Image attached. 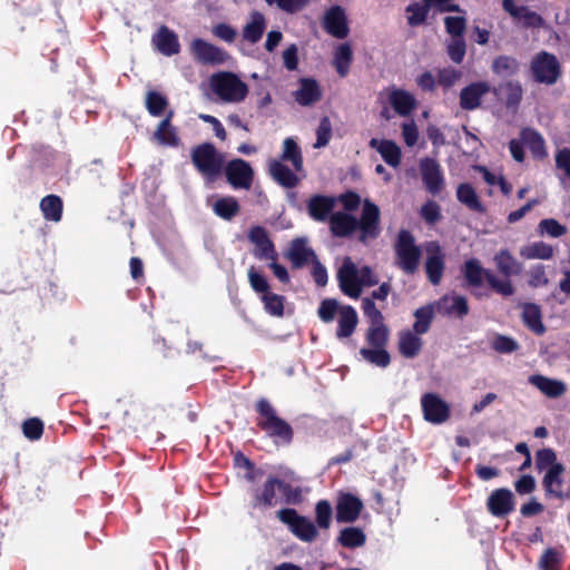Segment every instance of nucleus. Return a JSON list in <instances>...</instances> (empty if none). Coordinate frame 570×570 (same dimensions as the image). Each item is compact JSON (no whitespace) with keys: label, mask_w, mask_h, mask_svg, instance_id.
<instances>
[{"label":"nucleus","mask_w":570,"mask_h":570,"mask_svg":"<svg viewBox=\"0 0 570 570\" xmlns=\"http://www.w3.org/2000/svg\"><path fill=\"white\" fill-rule=\"evenodd\" d=\"M566 468L563 464H554L550 466L542 479V487L547 497H553L556 499H563L564 493L562 491L563 479Z\"/></svg>","instance_id":"obj_24"},{"label":"nucleus","mask_w":570,"mask_h":570,"mask_svg":"<svg viewBox=\"0 0 570 570\" xmlns=\"http://www.w3.org/2000/svg\"><path fill=\"white\" fill-rule=\"evenodd\" d=\"M436 309L440 314L446 316H456L463 318L469 314V304L466 297L462 295H444L436 302Z\"/></svg>","instance_id":"obj_23"},{"label":"nucleus","mask_w":570,"mask_h":570,"mask_svg":"<svg viewBox=\"0 0 570 570\" xmlns=\"http://www.w3.org/2000/svg\"><path fill=\"white\" fill-rule=\"evenodd\" d=\"M190 52L203 65H222L229 59V55L224 49L200 38L193 40Z\"/></svg>","instance_id":"obj_11"},{"label":"nucleus","mask_w":570,"mask_h":570,"mask_svg":"<svg viewBox=\"0 0 570 570\" xmlns=\"http://www.w3.org/2000/svg\"><path fill=\"white\" fill-rule=\"evenodd\" d=\"M295 101L301 106H312L321 100L322 89L314 78H299L298 88L293 92Z\"/></svg>","instance_id":"obj_21"},{"label":"nucleus","mask_w":570,"mask_h":570,"mask_svg":"<svg viewBox=\"0 0 570 570\" xmlns=\"http://www.w3.org/2000/svg\"><path fill=\"white\" fill-rule=\"evenodd\" d=\"M421 334H415L414 331H402L399 334V352L406 358H413L419 355L422 350L423 342L420 338Z\"/></svg>","instance_id":"obj_34"},{"label":"nucleus","mask_w":570,"mask_h":570,"mask_svg":"<svg viewBox=\"0 0 570 570\" xmlns=\"http://www.w3.org/2000/svg\"><path fill=\"white\" fill-rule=\"evenodd\" d=\"M353 61V50L350 43H341L334 52L333 66L340 77L344 78L348 75Z\"/></svg>","instance_id":"obj_37"},{"label":"nucleus","mask_w":570,"mask_h":570,"mask_svg":"<svg viewBox=\"0 0 570 570\" xmlns=\"http://www.w3.org/2000/svg\"><path fill=\"white\" fill-rule=\"evenodd\" d=\"M490 91L497 94V88H491L487 81H475L465 86L460 92V107L463 110H475L481 106L482 97Z\"/></svg>","instance_id":"obj_19"},{"label":"nucleus","mask_w":570,"mask_h":570,"mask_svg":"<svg viewBox=\"0 0 570 570\" xmlns=\"http://www.w3.org/2000/svg\"><path fill=\"white\" fill-rule=\"evenodd\" d=\"M276 490L279 491V478L268 475L263 487L253 490L250 505L253 509H268L278 503Z\"/></svg>","instance_id":"obj_18"},{"label":"nucleus","mask_w":570,"mask_h":570,"mask_svg":"<svg viewBox=\"0 0 570 570\" xmlns=\"http://www.w3.org/2000/svg\"><path fill=\"white\" fill-rule=\"evenodd\" d=\"M262 302L264 303V309L272 316L282 317L284 315V302L285 297L268 291L262 295Z\"/></svg>","instance_id":"obj_50"},{"label":"nucleus","mask_w":570,"mask_h":570,"mask_svg":"<svg viewBox=\"0 0 570 570\" xmlns=\"http://www.w3.org/2000/svg\"><path fill=\"white\" fill-rule=\"evenodd\" d=\"M415 322L413 324V331L415 334H425L433 322L434 308L432 304L421 306L414 312Z\"/></svg>","instance_id":"obj_44"},{"label":"nucleus","mask_w":570,"mask_h":570,"mask_svg":"<svg viewBox=\"0 0 570 570\" xmlns=\"http://www.w3.org/2000/svg\"><path fill=\"white\" fill-rule=\"evenodd\" d=\"M505 91V107L517 109L523 97V89L519 81H507L501 87Z\"/></svg>","instance_id":"obj_49"},{"label":"nucleus","mask_w":570,"mask_h":570,"mask_svg":"<svg viewBox=\"0 0 570 570\" xmlns=\"http://www.w3.org/2000/svg\"><path fill=\"white\" fill-rule=\"evenodd\" d=\"M324 29L334 38L344 39L348 35V26L345 11L340 6L328 9L324 17Z\"/></svg>","instance_id":"obj_20"},{"label":"nucleus","mask_w":570,"mask_h":570,"mask_svg":"<svg viewBox=\"0 0 570 570\" xmlns=\"http://www.w3.org/2000/svg\"><path fill=\"white\" fill-rule=\"evenodd\" d=\"M43 422L39 417H30L22 423V433L30 441L39 440L43 434Z\"/></svg>","instance_id":"obj_59"},{"label":"nucleus","mask_w":570,"mask_h":570,"mask_svg":"<svg viewBox=\"0 0 570 570\" xmlns=\"http://www.w3.org/2000/svg\"><path fill=\"white\" fill-rule=\"evenodd\" d=\"M333 509L327 500H320L315 504V521L320 529L327 530L331 527Z\"/></svg>","instance_id":"obj_51"},{"label":"nucleus","mask_w":570,"mask_h":570,"mask_svg":"<svg viewBox=\"0 0 570 570\" xmlns=\"http://www.w3.org/2000/svg\"><path fill=\"white\" fill-rule=\"evenodd\" d=\"M279 492L286 504H299L303 501L302 490L279 479Z\"/></svg>","instance_id":"obj_64"},{"label":"nucleus","mask_w":570,"mask_h":570,"mask_svg":"<svg viewBox=\"0 0 570 570\" xmlns=\"http://www.w3.org/2000/svg\"><path fill=\"white\" fill-rule=\"evenodd\" d=\"M337 281L341 291L352 297L358 298L361 296V287L358 279V269L356 265L346 258L337 272Z\"/></svg>","instance_id":"obj_17"},{"label":"nucleus","mask_w":570,"mask_h":570,"mask_svg":"<svg viewBox=\"0 0 570 570\" xmlns=\"http://www.w3.org/2000/svg\"><path fill=\"white\" fill-rule=\"evenodd\" d=\"M389 101L394 111L402 117L410 116L417 106L415 97L404 89H393L389 95Z\"/></svg>","instance_id":"obj_28"},{"label":"nucleus","mask_w":570,"mask_h":570,"mask_svg":"<svg viewBox=\"0 0 570 570\" xmlns=\"http://www.w3.org/2000/svg\"><path fill=\"white\" fill-rule=\"evenodd\" d=\"M425 250L428 254L424 264L426 277L432 285L438 286L445 269V254L439 242L435 240L428 243Z\"/></svg>","instance_id":"obj_10"},{"label":"nucleus","mask_w":570,"mask_h":570,"mask_svg":"<svg viewBox=\"0 0 570 570\" xmlns=\"http://www.w3.org/2000/svg\"><path fill=\"white\" fill-rule=\"evenodd\" d=\"M362 311L368 320V326L385 324L382 312L376 307L372 298L364 297L362 299Z\"/></svg>","instance_id":"obj_58"},{"label":"nucleus","mask_w":570,"mask_h":570,"mask_svg":"<svg viewBox=\"0 0 570 570\" xmlns=\"http://www.w3.org/2000/svg\"><path fill=\"white\" fill-rule=\"evenodd\" d=\"M257 413L256 425L264 431L274 442L289 444L294 438L292 425L279 417L276 409L267 399H259L255 404Z\"/></svg>","instance_id":"obj_3"},{"label":"nucleus","mask_w":570,"mask_h":570,"mask_svg":"<svg viewBox=\"0 0 570 570\" xmlns=\"http://www.w3.org/2000/svg\"><path fill=\"white\" fill-rule=\"evenodd\" d=\"M538 230L541 235H549L550 237H561L567 234L568 229L564 225L560 224L554 218H544L538 225Z\"/></svg>","instance_id":"obj_54"},{"label":"nucleus","mask_w":570,"mask_h":570,"mask_svg":"<svg viewBox=\"0 0 570 570\" xmlns=\"http://www.w3.org/2000/svg\"><path fill=\"white\" fill-rule=\"evenodd\" d=\"M358 323V316L355 308L351 305H342L340 308L336 337L347 338L353 335Z\"/></svg>","instance_id":"obj_29"},{"label":"nucleus","mask_w":570,"mask_h":570,"mask_svg":"<svg viewBox=\"0 0 570 570\" xmlns=\"http://www.w3.org/2000/svg\"><path fill=\"white\" fill-rule=\"evenodd\" d=\"M446 53L454 63L460 65L466 53V43L464 38H451L446 46Z\"/></svg>","instance_id":"obj_56"},{"label":"nucleus","mask_w":570,"mask_h":570,"mask_svg":"<svg viewBox=\"0 0 570 570\" xmlns=\"http://www.w3.org/2000/svg\"><path fill=\"white\" fill-rule=\"evenodd\" d=\"M431 10L430 2H412L405 8L407 13V24L410 27H419L426 22Z\"/></svg>","instance_id":"obj_43"},{"label":"nucleus","mask_w":570,"mask_h":570,"mask_svg":"<svg viewBox=\"0 0 570 570\" xmlns=\"http://www.w3.org/2000/svg\"><path fill=\"white\" fill-rule=\"evenodd\" d=\"M227 181L235 189H249L254 180V170L250 164L242 158H236L224 166Z\"/></svg>","instance_id":"obj_9"},{"label":"nucleus","mask_w":570,"mask_h":570,"mask_svg":"<svg viewBox=\"0 0 570 570\" xmlns=\"http://www.w3.org/2000/svg\"><path fill=\"white\" fill-rule=\"evenodd\" d=\"M286 256L291 261L292 267L296 269L303 268L308 263H314L317 259L315 252L307 247L306 239L301 237L292 240Z\"/></svg>","instance_id":"obj_22"},{"label":"nucleus","mask_w":570,"mask_h":570,"mask_svg":"<svg viewBox=\"0 0 570 570\" xmlns=\"http://www.w3.org/2000/svg\"><path fill=\"white\" fill-rule=\"evenodd\" d=\"M368 145L371 148L376 149V151L389 166L394 168L400 166L402 160V151L395 141L390 139L379 140L376 138H372Z\"/></svg>","instance_id":"obj_26"},{"label":"nucleus","mask_w":570,"mask_h":570,"mask_svg":"<svg viewBox=\"0 0 570 570\" xmlns=\"http://www.w3.org/2000/svg\"><path fill=\"white\" fill-rule=\"evenodd\" d=\"M485 505L491 515L502 519L514 511L515 498L510 489L499 488L490 493Z\"/></svg>","instance_id":"obj_14"},{"label":"nucleus","mask_w":570,"mask_h":570,"mask_svg":"<svg viewBox=\"0 0 570 570\" xmlns=\"http://www.w3.org/2000/svg\"><path fill=\"white\" fill-rule=\"evenodd\" d=\"M515 19L522 20V26L525 29H539L544 26V19L542 16L524 6H521L520 16Z\"/></svg>","instance_id":"obj_61"},{"label":"nucleus","mask_w":570,"mask_h":570,"mask_svg":"<svg viewBox=\"0 0 570 570\" xmlns=\"http://www.w3.org/2000/svg\"><path fill=\"white\" fill-rule=\"evenodd\" d=\"M390 338V328L386 324L371 325L365 333L366 343L371 347H386Z\"/></svg>","instance_id":"obj_45"},{"label":"nucleus","mask_w":570,"mask_h":570,"mask_svg":"<svg viewBox=\"0 0 570 570\" xmlns=\"http://www.w3.org/2000/svg\"><path fill=\"white\" fill-rule=\"evenodd\" d=\"M213 91L225 102H240L248 95V86L236 73L220 71L212 76Z\"/></svg>","instance_id":"obj_6"},{"label":"nucleus","mask_w":570,"mask_h":570,"mask_svg":"<svg viewBox=\"0 0 570 570\" xmlns=\"http://www.w3.org/2000/svg\"><path fill=\"white\" fill-rule=\"evenodd\" d=\"M530 72L535 82L551 86L560 78L561 66L553 53L542 50L531 59Z\"/></svg>","instance_id":"obj_7"},{"label":"nucleus","mask_w":570,"mask_h":570,"mask_svg":"<svg viewBox=\"0 0 570 570\" xmlns=\"http://www.w3.org/2000/svg\"><path fill=\"white\" fill-rule=\"evenodd\" d=\"M491 346L495 352L501 354H510L519 348V344L514 338L501 334H498L493 338Z\"/></svg>","instance_id":"obj_62"},{"label":"nucleus","mask_w":570,"mask_h":570,"mask_svg":"<svg viewBox=\"0 0 570 570\" xmlns=\"http://www.w3.org/2000/svg\"><path fill=\"white\" fill-rule=\"evenodd\" d=\"M360 354L365 361L379 367H387L391 363V355L386 347H362Z\"/></svg>","instance_id":"obj_48"},{"label":"nucleus","mask_w":570,"mask_h":570,"mask_svg":"<svg viewBox=\"0 0 570 570\" xmlns=\"http://www.w3.org/2000/svg\"><path fill=\"white\" fill-rule=\"evenodd\" d=\"M456 198L472 212L483 214L485 207L480 200L474 187L469 183H462L456 187Z\"/></svg>","instance_id":"obj_35"},{"label":"nucleus","mask_w":570,"mask_h":570,"mask_svg":"<svg viewBox=\"0 0 570 570\" xmlns=\"http://www.w3.org/2000/svg\"><path fill=\"white\" fill-rule=\"evenodd\" d=\"M520 138L534 159L543 160L548 157L544 138L538 130L525 127L520 131Z\"/></svg>","instance_id":"obj_27"},{"label":"nucleus","mask_w":570,"mask_h":570,"mask_svg":"<svg viewBox=\"0 0 570 570\" xmlns=\"http://www.w3.org/2000/svg\"><path fill=\"white\" fill-rule=\"evenodd\" d=\"M248 282L254 292L264 295L269 291V284L267 278L259 273L254 266H252L248 272Z\"/></svg>","instance_id":"obj_63"},{"label":"nucleus","mask_w":570,"mask_h":570,"mask_svg":"<svg viewBox=\"0 0 570 570\" xmlns=\"http://www.w3.org/2000/svg\"><path fill=\"white\" fill-rule=\"evenodd\" d=\"M519 68V61L514 57L507 55L495 57L491 66L492 71L501 77H512L518 73Z\"/></svg>","instance_id":"obj_40"},{"label":"nucleus","mask_w":570,"mask_h":570,"mask_svg":"<svg viewBox=\"0 0 570 570\" xmlns=\"http://www.w3.org/2000/svg\"><path fill=\"white\" fill-rule=\"evenodd\" d=\"M43 218L48 222L58 223L62 218L63 202L60 196L50 194L45 196L39 204Z\"/></svg>","instance_id":"obj_36"},{"label":"nucleus","mask_w":570,"mask_h":570,"mask_svg":"<svg viewBox=\"0 0 570 570\" xmlns=\"http://www.w3.org/2000/svg\"><path fill=\"white\" fill-rule=\"evenodd\" d=\"M153 43L160 53L167 57L177 55L180 51L177 35L166 26L159 28L157 33L153 37Z\"/></svg>","instance_id":"obj_25"},{"label":"nucleus","mask_w":570,"mask_h":570,"mask_svg":"<svg viewBox=\"0 0 570 570\" xmlns=\"http://www.w3.org/2000/svg\"><path fill=\"white\" fill-rule=\"evenodd\" d=\"M190 157L197 171L208 180L214 181L222 175L225 159L212 142L194 147Z\"/></svg>","instance_id":"obj_5"},{"label":"nucleus","mask_w":570,"mask_h":570,"mask_svg":"<svg viewBox=\"0 0 570 570\" xmlns=\"http://www.w3.org/2000/svg\"><path fill=\"white\" fill-rule=\"evenodd\" d=\"M145 107L150 116L159 117L166 111L168 99L159 91L149 90L145 97Z\"/></svg>","instance_id":"obj_47"},{"label":"nucleus","mask_w":570,"mask_h":570,"mask_svg":"<svg viewBox=\"0 0 570 570\" xmlns=\"http://www.w3.org/2000/svg\"><path fill=\"white\" fill-rule=\"evenodd\" d=\"M337 542L344 548L355 549L365 544L366 535L361 528L346 527L341 530Z\"/></svg>","instance_id":"obj_39"},{"label":"nucleus","mask_w":570,"mask_h":570,"mask_svg":"<svg viewBox=\"0 0 570 570\" xmlns=\"http://www.w3.org/2000/svg\"><path fill=\"white\" fill-rule=\"evenodd\" d=\"M554 464H561L557 461V454L553 449L546 448L535 452V469L538 471L548 470Z\"/></svg>","instance_id":"obj_60"},{"label":"nucleus","mask_w":570,"mask_h":570,"mask_svg":"<svg viewBox=\"0 0 570 570\" xmlns=\"http://www.w3.org/2000/svg\"><path fill=\"white\" fill-rule=\"evenodd\" d=\"M281 161H291L295 171L303 169V156L297 142L288 137L283 142V153Z\"/></svg>","instance_id":"obj_41"},{"label":"nucleus","mask_w":570,"mask_h":570,"mask_svg":"<svg viewBox=\"0 0 570 570\" xmlns=\"http://www.w3.org/2000/svg\"><path fill=\"white\" fill-rule=\"evenodd\" d=\"M248 239L255 245L253 255L259 261H277L275 245L269 238L267 230L262 226H254L248 233Z\"/></svg>","instance_id":"obj_15"},{"label":"nucleus","mask_w":570,"mask_h":570,"mask_svg":"<svg viewBox=\"0 0 570 570\" xmlns=\"http://www.w3.org/2000/svg\"><path fill=\"white\" fill-rule=\"evenodd\" d=\"M529 383L551 399L560 397L567 391V386L562 381L549 379L540 374L531 375L529 377Z\"/></svg>","instance_id":"obj_30"},{"label":"nucleus","mask_w":570,"mask_h":570,"mask_svg":"<svg viewBox=\"0 0 570 570\" xmlns=\"http://www.w3.org/2000/svg\"><path fill=\"white\" fill-rule=\"evenodd\" d=\"M522 309V322L523 324L535 335H543L546 333V326L542 323V312L538 304L524 303Z\"/></svg>","instance_id":"obj_32"},{"label":"nucleus","mask_w":570,"mask_h":570,"mask_svg":"<svg viewBox=\"0 0 570 570\" xmlns=\"http://www.w3.org/2000/svg\"><path fill=\"white\" fill-rule=\"evenodd\" d=\"M364 508L362 500L350 493L340 492L336 499V521L340 523H353L358 518Z\"/></svg>","instance_id":"obj_13"},{"label":"nucleus","mask_w":570,"mask_h":570,"mask_svg":"<svg viewBox=\"0 0 570 570\" xmlns=\"http://www.w3.org/2000/svg\"><path fill=\"white\" fill-rule=\"evenodd\" d=\"M330 229L335 237H348L360 229L358 240L366 243L381 234V212L376 204L365 199L360 219L351 214L337 212L330 217Z\"/></svg>","instance_id":"obj_2"},{"label":"nucleus","mask_w":570,"mask_h":570,"mask_svg":"<svg viewBox=\"0 0 570 570\" xmlns=\"http://www.w3.org/2000/svg\"><path fill=\"white\" fill-rule=\"evenodd\" d=\"M266 29V21L264 16L255 11L252 13V20L245 24L243 29V38L250 42V43H257Z\"/></svg>","instance_id":"obj_38"},{"label":"nucleus","mask_w":570,"mask_h":570,"mask_svg":"<svg viewBox=\"0 0 570 570\" xmlns=\"http://www.w3.org/2000/svg\"><path fill=\"white\" fill-rule=\"evenodd\" d=\"M269 174L277 184L285 188H294L299 183L297 175L281 160L271 161Z\"/></svg>","instance_id":"obj_33"},{"label":"nucleus","mask_w":570,"mask_h":570,"mask_svg":"<svg viewBox=\"0 0 570 570\" xmlns=\"http://www.w3.org/2000/svg\"><path fill=\"white\" fill-rule=\"evenodd\" d=\"M462 77V72L453 67L438 70V85L444 90L452 88Z\"/></svg>","instance_id":"obj_55"},{"label":"nucleus","mask_w":570,"mask_h":570,"mask_svg":"<svg viewBox=\"0 0 570 570\" xmlns=\"http://www.w3.org/2000/svg\"><path fill=\"white\" fill-rule=\"evenodd\" d=\"M153 138L163 146L169 147H178L180 144V138L177 134L176 128L173 125H169L168 128L160 130V126H157Z\"/></svg>","instance_id":"obj_52"},{"label":"nucleus","mask_w":570,"mask_h":570,"mask_svg":"<svg viewBox=\"0 0 570 570\" xmlns=\"http://www.w3.org/2000/svg\"><path fill=\"white\" fill-rule=\"evenodd\" d=\"M342 306L335 298H324L317 309L320 320L324 323H331L334 321L336 314H340Z\"/></svg>","instance_id":"obj_53"},{"label":"nucleus","mask_w":570,"mask_h":570,"mask_svg":"<svg viewBox=\"0 0 570 570\" xmlns=\"http://www.w3.org/2000/svg\"><path fill=\"white\" fill-rule=\"evenodd\" d=\"M445 30L451 38H464L466 19L464 17L448 16L444 18Z\"/></svg>","instance_id":"obj_57"},{"label":"nucleus","mask_w":570,"mask_h":570,"mask_svg":"<svg viewBox=\"0 0 570 570\" xmlns=\"http://www.w3.org/2000/svg\"><path fill=\"white\" fill-rule=\"evenodd\" d=\"M422 181L429 193L439 194L444 187V177L440 164L430 157L420 160Z\"/></svg>","instance_id":"obj_16"},{"label":"nucleus","mask_w":570,"mask_h":570,"mask_svg":"<svg viewBox=\"0 0 570 570\" xmlns=\"http://www.w3.org/2000/svg\"><path fill=\"white\" fill-rule=\"evenodd\" d=\"M424 419L433 424H441L449 420L451 410L449 404L435 393H425L421 397Z\"/></svg>","instance_id":"obj_12"},{"label":"nucleus","mask_w":570,"mask_h":570,"mask_svg":"<svg viewBox=\"0 0 570 570\" xmlns=\"http://www.w3.org/2000/svg\"><path fill=\"white\" fill-rule=\"evenodd\" d=\"M395 265L406 275H414L420 267L422 250L415 243L414 235L401 229L394 242Z\"/></svg>","instance_id":"obj_4"},{"label":"nucleus","mask_w":570,"mask_h":570,"mask_svg":"<svg viewBox=\"0 0 570 570\" xmlns=\"http://www.w3.org/2000/svg\"><path fill=\"white\" fill-rule=\"evenodd\" d=\"M498 272L503 276L500 279L491 269L484 268L478 258H470L461 267L463 286L471 289L474 297L481 298L482 294L476 289L487 282L489 287L502 296H511L515 288L510 277L518 276L523 271V265L507 248L500 249L493 257Z\"/></svg>","instance_id":"obj_1"},{"label":"nucleus","mask_w":570,"mask_h":570,"mask_svg":"<svg viewBox=\"0 0 570 570\" xmlns=\"http://www.w3.org/2000/svg\"><path fill=\"white\" fill-rule=\"evenodd\" d=\"M213 210L218 217L232 220L239 213L240 206L235 197L226 196L215 202Z\"/></svg>","instance_id":"obj_42"},{"label":"nucleus","mask_w":570,"mask_h":570,"mask_svg":"<svg viewBox=\"0 0 570 570\" xmlns=\"http://www.w3.org/2000/svg\"><path fill=\"white\" fill-rule=\"evenodd\" d=\"M520 255L525 259H550L553 257V247L544 242H534L521 248Z\"/></svg>","instance_id":"obj_46"},{"label":"nucleus","mask_w":570,"mask_h":570,"mask_svg":"<svg viewBox=\"0 0 570 570\" xmlns=\"http://www.w3.org/2000/svg\"><path fill=\"white\" fill-rule=\"evenodd\" d=\"M277 518L289 528L296 538L304 542H313L318 535L316 525L306 517L298 514L295 509H282L277 512Z\"/></svg>","instance_id":"obj_8"},{"label":"nucleus","mask_w":570,"mask_h":570,"mask_svg":"<svg viewBox=\"0 0 570 570\" xmlns=\"http://www.w3.org/2000/svg\"><path fill=\"white\" fill-rule=\"evenodd\" d=\"M334 205V198L325 195H314L307 203V210L313 219L324 222L328 218Z\"/></svg>","instance_id":"obj_31"}]
</instances>
